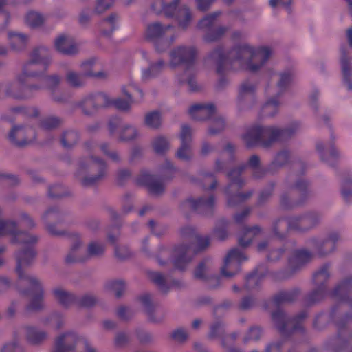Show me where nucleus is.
<instances>
[{"label": "nucleus", "mask_w": 352, "mask_h": 352, "mask_svg": "<svg viewBox=\"0 0 352 352\" xmlns=\"http://www.w3.org/2000/svg\"><path fill=\"white\" fill-rule=\"evenodd\" d=\"M120 138L123 140H131L137 136L135 128L131 125H123L120 129Z\"/></svg>", "instance_id": "24"}, {"label": "nucleus", "mask_w": 352, "mask_h": 352, "mask_svg": "<svg viewBox=\"0 0 352 352\" xmlns=\"http://www.w3.org/2000/svg\"><path fill=\"white\" fill-rule=\"evenodd\" d=\"M177 17L179 20V25L184 28L190 21V14L189 10L186 7H182L177 12Z\"/></svg>", "instance_id": "29"}, {"label": "nucleus", "mask_w": 352, "mask_h": 352, "mask_svg": "<svg viewBox=\"0 0 352 352\" xmlns=\"http://www.w3.org/2000/svg\"><path fill=\"white\" fill-rule=\"evenodd\" d=\"M258 158L256 156H252L249 161V163L252 166H256L258 164Z\"/></svg>", "instance_id": "54"}, {"label": "nucleus", "mask_w": 352, "mask_h": 352, "mask_svg": "<svg viewBox=\"0 0 352 352\" xmlns=\"http://www.w3.org/2000/svg\"><path fill=\"white\" fill-rule=\"evenodd\" d=\"M178 0H173V2L162 3V10L168 16H171L176 11L177 3Z\"/></svg>", "instance_id": "35"}, {"label": "nucleus", "mask_w": 352, "mask_h": 352, "mask_svg": "<svg viewBox=\"0 0 352 352\" xmlns=\"http://www.w3.org/2000/svg\"><path fill=\"white\" fill-rule=\"evenodd\" d=\"M224 120L221 118H219L212 121V125L209 129V132L211 134H214L222 131L224 129Z\"/></svg>", "instance_id": "34"}, {"label": "nucleus", "mask_w": 352, "mask_h": 352, "mask_svg": "<svg viewBox=\"0 0 352 352\" xmlns=\"http://www.w3.org/2000/svg\"><path fill=\"white\" fill-rule=\"evenodd\" d=\"M248 300V299H245L243 300L242 303H241V306L243 308H248L249 307V305L246 303V302Z\"/></svg>", "instance_id": "63"}, {"label": "nucleus", "mask_w": 352, "mask_h": 352, "mask_svg": "<svg viewBox=\"0 0 352 352\" xmlns=\"http://www.w3.org/2000/svg\"><path fill=\"white\" fill-rule=\"evenodd\" d=\"M7 0H0V10H3V6L6 4Z\"/></svg>", "instance_id": "62"}, {"label": "nucleus", "mask_w": 352, "mask_h": 352, "mask_svg": "<svg viewBox=\"0 0 352 352\" xmlns=\"http://www.w3.org/2000/svg\"><path fill=\"white\" fill-rule=\"evenodd\" d=\"M13 226L11 223H3L0 221V235L9 232V228Z\"/></svg>", "instance_id": "47"}, {"label": "nucleus", "mask_w": 352, "mask_h": 352, "mask_svg": "<svg viewBox=\"0 0 352 352\" xmlns=\"http://www.w3.org/2000/svg\"><path fill=\"white\" fill-rule=\"evenodd\" d=\"M162 118L160 114L157 111L151 112L145 117V124L148 127L156 129L160 126Z\"/></svg>", "instance_id": "23"}, {"label": "nucleus", "mask_w": 352, "mask_h": 352, "mask_svg": "<svg viewBox=\"0 0 352 352\" xmlns=\"http://www.w3.org/2000/svg\"><path fill=\"white\" fill-rule=\"evenodd\" d=\"M164 67V62L162 60H158L156 63L152 64L148 69L142 70V78L144 80L153 78L161 72Z\"/></svg>", "instance_id": "17"}, {"label": "nucleus", "mask_w": 352, "mask_h": 352, "mask_svg": "<svg viewBox=\"0 0 352 352\" xmlns=\"http://www.w3.org/2000/svg\"><path fill=\"white\" fill-rule=\"evenodd\" d=\"M135 91L142 96V92L136 87L131 86L129 87L127 90L126 88L122 89L124 95L127 98L126 100H123L120 98L111 100L107 95L99 94L94 96H89L85 98L82 102V107L85 109L93 107L95 109L98 107L113 104L120 110H128L133 102L130 94H134Z\"/></svg>", "instance_id": "4"}, {"label": "nucleus", "mask_w": 352, "mask_h": 352, "mask_svg": "<svg viewBox=\"0 0 352 352\" xmlns=\"http://www.w3.org/2000/svg\"><path fill=\"white\" fill-rule=\"evenodd\" d=\"M272 55V51L269 47H255L244 43L232 50L228 56L221 50H217L212 53L211 57L217 65V72L221 73L222 66L256 72L264 66Z\"/></svg>", "instance_id": "2"}, {"label": "nucleus", "mask_w": 352, "mask_h": 352, "mask_svg": "<svg viewBox=\"0 0 352 352\" xmlns=\"http://www.w3.org/2000/svg\"><path fill=\"white\" fill-rule=\"evenodd\" d=\"M49 63L48 50L45 47L36 49L32 54V60L24 66L16 80L3 89L14 97L23 98L31 90L54 88L60 82V78L56 75L45 76L44 69Z\"/></svg>", "instance_id": "1"}, {"label": "nucleus", "mask_w": 352, "mask_h": 352, "mask_svg": "<svg viewBox=\"0 0 352 352\" xmlns=\"http://www.w3.org/2000/svg\"><path fill=\"white\" fill-rule=\"evenodd\" d=\"M195 55V50L192 47H179L172 51L170 65L175 67L181 64H191Z\"/></svg>", "instance_id": "8"}, {"label": "nucleus", "mask_w": 352, "mask_h": 352, "mask_svg": "<svg viewBox=\"0 0 352 352\" xmlns=\"http://www.w3.org/2000/svg\"><path fill=\"white\" fill-rule=\"evenodd\" d=\"M117 18L115 15H111L109 17L103 20L100 23V30L104 35H109L117 28Z\"/></svg>", "instance_id": "20"}, {"label": "nucleus", "mask_w": 352, "mask_h": 352, "mask_svg": "<svg viewBox=\"0 0 352 352\" xmlns=\"http://www.w3.org/2000/svg\"><path fill=\"white\" fill-rule=\"evenodd\" d=\"M309 257H310V255L307 252L302 251L297 255L296 260L298 262V261L301 262L302 260H304V258L308 259Z\"/></svg>", "instance_id": "51"}, {"label": "nucleus", "mask_w": 352, "mask_h": 352, "mask_svg": "<svg viewBox=\"0 0 352 352\" xmlns=\"http://www.w3.org/2000/svg\"><path fill=\"white\" fill-rule=\"evenodd\" d=\"M214 112L215 108L212 104H195L189 109V113L192 118L197 120L209 118Z\"/></svg>", "instance_id": "12"}, {"label": "nucleus", "mask_w": 352, "mask_h": 352, "mask_svg": "<svg viewBox=\"0 0 352 352\" xmlns=\"http://www.w3.org/2000/svg\"><path fill=\"white\" fill-rule=\"evenodd\" d=\"M113 3L114 0H98L96 9L97 12H102L110 8Z\"/></svg>", "instance_id": "37"}, {"label": "nucleus", "mask_w": 352, "mask_h": 352, "mask_svg": "<svg viewBox=\"0 0 352 352\" xmlns=\"http://www.w3.org/2000/svg\"><path fill=\"white\" fill-rule=\"evenodd\" d=\"M329 276L328 272L327 269H322L321 270L317 272L314 275L315 280L317 283H319L324 279H326Z\"/></svg>", "instance_id": "41"}, {"label": "nucleus", "mask_w": 352, "mask_h": 352, "mask_svg": "<svg viewBox=\"0 0 352 352\" xmlns=\"http://www.w3.org/2000/svg\"><path fill=\"white\" fill-rule=\"evenodd\" d=\"M44 21V16L40 13L34 11L28 12L25 16L26 24L32 28L40 26L43 24Z\"/></svg>", "instance_id": "22"}, {"label": "nucleus", "mask_w": 352, "mask_h": 352, "mask_svg": "<svg viewBox=\"0 0 352 352\" xmlns=\"http://www.w3.org/2000/svg\"><path fill=\"white\" fill-rule=\"evenodd\" d=\"M27 337L32 343H38L46 338V334L35 328H30L28 330Z\"/></svg>", "instance_id": "27"}, {"label": "nucleus", "mask_w": 352, "mask_h": 352, "mask_svg": "<svg viewBox=\"0 0 352 352\" xmlns=\"http://www.w3.org/2000/svg\"><path fill=\"white\" fill-rule=\"evenodd\" d=\"M76 135L73 132L66 133L62 139V144L65 147H69L76 142Z\"/></svg>", "instance_id": "36"}, {"label": "nucleus", "mask_w": 352, "mask_h": 352, "mask_svg": "<svg viewBox=\"0 0 352 352\" xmlns=\"http://www.w3.org/2000/svg\"><path fill=\"white\" fill-rule=\"evenodd\" d=\"M107 287L113 290L117 296H120L124 289V284L122 280H115L108 283Z\"/></svg>", "instance_id": "32"}, {"label": "nucleus", "mask_w": 352, "mask_h": 352, "mask_svg": "<svg viewBox=\"0 0 352 352\" xmlns=\"http://www.w3.org/2000/svg\"><path fill=\"white\" fill-rule=\"evenodd\" d=\"M291 0H270V5L272 7L280 6L285 9H289Z\"/></svg>", "instance_id": "39"}, {"label": "nucleus", "mask_w": 352, "mask_h": 352, "mask_svg": "<svg viewBox=\"0 0 352 352\" xmlns=\"http://www.w3.org/2000/svg\"><path fill=\"white\" fill-rule=\"evenodd\" d=\"M19 236L20 237V239H23V240H25V243H34L36 241V238L35 236H28L26 235L25 234H23V233H20L19 234Z\"/></svg>", "instance_id": "50"}, {"label": "nucleus", "mask_w": 352, "mask_h": 352, "mask_svg": "<svg viewBox=\"0 0 352 352\" xmlns=\"http://www.w3.org/2000/svg\"><path fill=\"white\" fill-rule=\"evenodd\" d=\"M8 48L6 47H0V55L6 54L8 52Z\"/></svg>", "instance_id": "59"}, {"label": "nucleus", "mask_w": 352, "mask_h": 352, "mask_svg": "<svg viewBox=\"0 0 352 352\" xmlns=\"http://www.w3.org/2000/svg\"><path fill=\"white\" fill-rule=\"evenodd\" d=\"M173 338L177 341H183L187 337V333L184 329H177L173 333Z\"/></svg>", "instance_id": "40"}, {"label": "nucleus", "mask_w": 352, "mask_h": 352, "mask_svg": "<svg viewBox=\"0 0 352 352\" xmlns=\"http://www.w3.org/2000/svg\"><path fill=\"white\" fill-rule=\"evenodd\" d=\"M96 66V65H94V63L93 60H87L86 62H84L81 65L83 74L78 75L74 72H68L67 75V79L68 82L72 86L77 87L83 84L84 81L82 76L100 77L101 76V74L93 72V68Z\"/></svg>", "instance_id": "9"}, {"label": "nucleus", "mask_w": 352, "mask_h": 352, "mask_svg": "<svg viewBox=\"0 0 352 352\" xmlns=\"http://www.w3.org/2000/svg\"><path fill=\"white\" fill-rule=\"evenodd\" d=\"M151 279L153 282L157 283V285H162L164 283V277L163 276L157 272H154L151 274Z\"/></svg>", "instance_id": "46"}, {"label": "nucleus", "mask_w": 352, "mask_h": 352, "mask_svg": "<svg viewBox=\"0 0 352 352\" xmlns=\"http://www.w3.org/2000/svg\"><path fill=\"white\" fill-rule=\"evenodd\" d=\"M352 62L351 60L346 58L343 57L341 59V67H342V74L344 77V82L346 83V85L349 89L352 88V85L349 81V78L352 75Z\"/></svg>", "instance_id": "19"}, {"label": "nucleus", "mask_w": 352, "mask_h": 352, "mask_svg": "<svg viewBox=\"0 0 352 352\" xmlns=\"http://www.w3.org/2000/svg\"><path fill=\"white\" fill-rule=\"evenodd\" d=\"M260 333V329L257 327L252 328L250 331V338L257 339Z\"/></svg>", "instance_id": "52"}, {"label": "nucleus", "mask_w": 352, "mask_h": 352, "mask_svg": "<svg viewBox=\"0 0 352 352\" xmlns=\"http://www.w3.org/2000/svg\"><path fill=\"white\" fill-rule=\"evenodd\" d=\"M275 345H270L267 349V352H270L271 351H272L274 348H275Z\"/></svg>", "instance_id": "64"}, {"label": "nucleus", "mask_w": 352, "mask_h": 352, "mask_svg": "<svg viewBox=\"0 0 352 352\" xmlns=\"http://www.w3.org/2000/svg\"><path fill=\"white\" fill-rule=\"evenodd\" d=\"M244 253L238 250H232L228 254L224 261L221 272L226 277H232L239 270V264L246 260Z\"/></svg>", "instance_id": "6"}, {"label": "nucleus", "mask_w": 352, "mask_h": 352, "mask_svg": "<svg viewBox=\"0 0 352 352\" xmlns=\"http://www.w3.org/2000/svg\"><path fill=\"white\" fill-rule=\"evenodd\" d=\"M185 76H186V77L182 78V79H180V81L182 82H184L188 80V83L190 84L191 83V79H188V76H189V72L188 71L186 72Z\"/></svg>", "instance_id": "57"}, {"label": "nucleus", "mask_w": 352, "mask_h": 352, "mask_svg": "<svg viewBox=\"0 0 352 352\" xmlns=\"http://www.w3.org/2000/svg\"><path fill=\"white\" fill-rule=\"evenodd\" d=\"M196 241L197 243L198 250L204 249L209 244V241L207 237L196 236Z\"/></svg>", "instance_id": "42"}, {"label": "nucleus", "mask_w": 352, "mask_h": 352, "mask_svg": "<svg viewBox=\"0 0 352 352\" xmlns=\"http://www.w3.org/2000/svg\"><path fill=\"white\" fill-rule=\"evenodd\" d=\"M213 204V199H210L208 200H205V199H200L197 201V206H195L196 208L197 207H199V206H203V207H210Z\"/></svg>", "instance_id": "48"}, {"label": "nucleus", "mask_w": 352, "mask_h": 352, "mask_svg": "<svg viewBox=\"0 0 352 352\" xmlns=\"http://www.w3.org/2000/svg\"><path fill=\"white\" fill-rule=\"evenodd\" d=\"M56 50L64 54H74L77 52L78 47L74 38L67 34H60L54 40Z\"/></svg>", "instance_id": "10"}, {"label": "nucleus", "mask_w": 352, "mask_h": 352, "mask_svg": "<svg viewBox=\"0 0 352 352\" xmlns=\"http://www.w3.org/2000/svg\"><path fill=\"white\" fill-rule=\"evenodd\" d=\"M294 74L292 71H286L280 74L278 87L280 89L286 87L293 80Z\"/></svg>", "instance_id": "30"}, {"label": "nucleus", "mask_w": 352, "mask_h": 352, "mask_svg": "<svg viewBox=\"0 0 352 352\" xmlns=\"http://www.w3.org/2000/svg\"><path fill=\"white\" fill-rule=\"evenodd\" d=\"M342 194L346 199H349L352 195V190L351 189L349 190H342Z\"/></svg>", "instance_id": "55"}, {"label": "nucleus", "mask_w": 352, "mask_h": 352, "mask_svg": "<svg viewBox=\"0 0 352 352\" xmlns=\"http://www.w3.org/2000/svg\"><path fill=\"white\" fill-rule=\"evenodd\" d=\"M189 250H186L185 251L179 250V257L175 262V265L177 268L183 270L184 267L182 265H180V263L184 262L185 263H186L190 261V258H186V254L187 253L189 252Z\"/></svg>", "instance_id": "38"}, {"label": "nucleus", "mask_w": 352, "mask_h": 352, "mask_svg": "<svg viewBox=\"0 0 352 352\" xmlns=\"http://www.w3.org/2000/svg\"><path fill=\"white\" fill-rule=\"evenodd\" d=\"M279 104L276 100H268L263 107V114L268 116L274 115L278 111Z\"/></svg>", "instance_id": "26"}, {"label": "nucleus", "mask_w": 352, "mask_h": 352, "mask_svg": "<svg viewBox=\"0 0 352 352\" xmlns=\"http://www.w3.org/2000/svg\"><path fill=\"white\" fill-rule=\"evenodd\" d=\"M53 294L55 299L65 306L69 305L73 300V296L60 287L55 288L53 290Z\"/></svg>", "instance_id": "21"}, {"label": "nucleus", "mask_w": 352, "mask_h": 352, "mask_svg": "<svg viewBox=\"0 0 352 352\" xmlns=\"http://www.w3.org/2000/svg\"><path fill=\"white\" fill-rule=\"evenodd\" d=\"M217 15H218V13H214L211 15L207 16L206 17H205L204 19H203L201 20V21L200 23L201 26L205 27V26L209 25L211 23L212 21L215 17H217Z\"/></svg>", "instance_id": "44"}, {"label": "nucleus", "mask_w": 352, "mask_h": 352, "mask_svg": "<svg viewBox=\"0 0 352 352\" xmlns=\"http://www.w3.org/2000/svg\"><path fill=\"white\" fill-rule=\"evenodd\" d=\"M122 340H126V338L124 335H120L118 336L117 339H116V342L118 343V344H121L122 342Z\"/></svg>", "instance_id": "58"}, {"label": "nucleus", "mask_w": 352, "mask_h": 352, "mask_svg": "<svg viewBox=\"0 0 352 352\" xmlns=\"http://www.w3.org/2000/svg\"><path fill=\"white\" fill-rule=\"evenodd\" d=\"M141 182L148 186L149 190L152 193L160 194L164 190L163 185L156 182L152 175L146 174L144 175Z\"/></svg>", "instance_id": "18"}, {"label": "nucleus", "mask_w": 352, "mask_h": 352, "mask_svg": "<svg viewBox=\"0 0 352 352\" xmlns=\"http://www.w3.org/2000/svg\"><path fill=\"white\" fill-rule=\"evenodd\" d=\"M8 39L10 48L18 51L22 50L25 46L28 38L24 34L9 32L8 33Z\"/></svg>", "instance_id": "15"}, {"label": "nucleus", "mask_w": 352, "mask_h": 352, "mask_svg": "<svg viewBox=\"0 0 352 352\" xmlns=\"http://www.w3.org/2000/svg\"><path fill=\"white\" fill-rule=\"evenodd\" d=\"M206 270L205 265L201 264L198 266L195 272V276L198 278H204V272Z\"/></svg>", "instance_id": "45"}, {"label": "nucleus", "mask_w": 352, "mask_h": 352, "mask_svg": "<svg viewBox=\"0 0 352 352\" xmlns=\"http://www.w3.org/2000/svg\"><path fill=\"white\" fill-rule=\"evenodd\" d=\"M92 166L94 168H98L100 169V173L97 176V178H91V179H85L84 184H89L91 183H94L96 181L97 179L102 178L105 175V166L104 163L101 161L96 160L95 159L92 160Z\"/></svg>", "instance_id": "28"}, {"label": "nucleus", "mask_w": 352, "mask_h": 352, "mask_svg": "<svg viewBox=\"0 0 352 352\" xmlns=\"http://www.w3.org/2000/svg\"><path fill=\"white\" fill-rule=\"evenodd\" d=\"M265 246H266V243H259V245H258V249L260 251H261V250H264V249H265Z\"/></svg>", "instance_id": "61"}, {"label": "nucleus", "mask_w": 352, "mask_h": 352, "mask_svg": "<svg viewBox=\"0 0 352 352\" xmlns=\"http://www.w3.org/2000/svg\"><path fill=\"white\" fill-rule=\"evenodd\" d=\"M76 344L84 348L87 352H96L86 341L81 340L73 333H65L57 338L56 342V352L70 351L74 349Z\"/></svg>", "instance_id": "5"}, {"label": "nucleus", "mask_w": 352, "mask_h": 352, "mask_svg": "<svg viewBox=\"0 0 352 352\" xmlns=\"http://www.w3.org/2000/svg\"><path fill=\"white\" fill-rule=\"evenodd\" d=\"M153 148L157 153H163L168 149V143L164 137H157L153 141Z\"/></svg>", "instance_id": "25"}, {"label": "nucleus", "mask_w": 352, "mask_h": 352, "mask_svg": "<svg viewBox=\"0 0 352 352\" xmlns=\"http://www.w3.org/2000/svg\"><path fill=\"white\" fill-rule=\"evenodd\" d=\"M104 246L96 242L91 243L88 247L87 252L89 256H98L104 252Z\"/></svg>", "instance_id": "31"}, {"label": "nucleus", "mask_w": 352, "mask_h": 352, "mask_svg": "<svg viewBox=\"0 0 352 352\" xmlns=\"http://www.w3.org/2000/svg\"><path fill=\"white\" fill-rule=\"evenodd\" d=\"M290 134L287 130L282 131L275 127L256 126L251 129L245 138H252L256 140L261 138H270L272 141H274Z\"/></svg>", "instance_id": "7"}, {"label": "nucleus", "mask_w": 352, "mask_h": 352, "mask_svg": "<svg viewBox=\"0 0 352 352\" xmlns=\"http://www.w3.org/2000/svg\"><path fill=\"white\" fill-rule=\"evenodd\" d=\"M109 156H110V157H111L113 160H115V161H116V160H118V158H119V157H118V154H117L116 153H115V152H113V153H111V154L109 155Z\"/></svg>", "instance_id": "60"}, {"label": "nucleus", "mask_w": 352, "mask_h": 352, "mask_svg": "<svg viewBox=\"0 0 352 352\" xmlns=\"http://www.w3.org/2000/svg\"><path fill=\"white\" fill-rule=\"evenodd\" d=\"M316 148L323 160L328 161L329 156L334 157L338 155V151L330 144L320 142L317 144Z\"/></svg>", "instance_id": "16"}, {"label": "nucleus", "mask_w": 352, "mask_h": 352, "mask_svg": "<svg viewBox=\"0 0 352 352\" xmlns=\"http://www.w3.org/2000/svg\"><path fill=\"white\" fill-rule=\"evenodd\" d=\"M170 28V26H163L159 23H154L148 26L146 36L151 41L158 40L160 41L162 36L165 34Z\"/></svg>", "instance_id": "14"}, {"label": "nucleus", "mask_w": 352, "mask_h": 352, "mask_svg": "<svg viewBox=\"0 0 352 352\" xmlns=\"http://www.w3.org/2000/svg\"><path fill=\"white\" fill-rule=\"evenodd\" d=\"M96 299L91 296H87L83 298L82 304L85 306H91L94 304Z\"/></svg>", "instance_id": "49"}, {"label": "nucleus", "mask_w": 352, "mask_h": 352, "mask_svg": "<svg viewBox=\"0 0 352 352\" xmlns=\"http://www.w3.org/2000/svg\"><path fill=\"white\" fill-rule=\"evenodd\" d=\"M347 36L350 46L352 47V29H349L347 31Z\"/></svg>", "instance_id": "56"}, {"label": "nucleus", "mask_w": 352, "mask_h": 352, "mask_svg": "<svg viewBox=\"0 0 352 352\" xmlns=\"http://www.w3.org/2000/svg\"><path fill=\"white\" fill-rule=\"evenodd\" d=\"M256 232H258V229L256 228L248 230L245 234V236L239 239L240 245L242 246L248 245L252 241V235L255 234Z\"/></svg>", "instance_id": "33"}, {"label": "nucleus", "mask_w": 352, "mask_h": 352, "mask_svg": "<svg viewBox=\"0 0 352 352\" xmlns=\"http://www.w3.org/2000/svg\"><path fill=\"white\" fill-rule=\"evenodd\" d=\"M248 212L247 210L243 211L241 214H236L235 216V220L238 222L241 221L245 217L248 215Z\"/></svg>", "instance_id": "53"}, {"label": "nucleus", "mask_w": 352, "mask_h": 352, "mask_svg": "<svg viewBox=\"0 0 352 352\" xmlns=\"http://www.w3.org/2000/svg\"><path fill=\"white\" fill-rule=\"evenodd\" d=\"M214 0H197V6L199 10H206L212 4Z\"/></svg>", "instance_id": "43"}, {"label": "nucleus", "mask_w": 352, "mask_h": 352, "mask_svg": "<svg viewBox=\"0 0 352 352\" xmlns=\"http://www.w3.org/2000/svg\"><path fill=\"white\" fill-rule=\"evenodd\" d=\"M32 131L30 129H24L21 126L13 127L9 134L10 140L19 146H23L34 140L30 135Z\"/></svg>", "instance_id": "11"}, {"label": "nucleus", "mask_w": 352, "mask_h": 352, "mask_svg": "<svg viewBox=\"0 0 352 352\" xmlns=\"http://www.w3.org/2000/svg\"><path fill=\"white\" fill-rule=\"evenodd\" d=\"M34 257V252L30 249L19 252L16 256V272L19 278V285L25 287L24 292H27L31 296L30 309L36 310L43 307L44 293L42 283L36 277L25 272V267L32 263Z\"/></svg>", "instance_id": "3"}, {"label": "nucleus", "mask_w": 352, "mask_h": 352, "mask_svg": "<svg viewBox=\"0 0 352 352\" xmlns=\"http://www.w3.org/2000/svg\"><path fill=\"white\" fill-rule=\"evenodd\" d=\"M191 138L190 129L184 126L181 133L182 146L177 153V156L180 160H187L190 156V148L189 143Z\"/></svg>", "instance_id": "13"}]
</instances>
